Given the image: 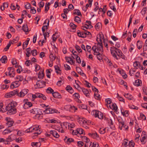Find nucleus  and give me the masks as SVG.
Instances as JSON below:
<instances>
[{"label":"nucleus","instance_id":"obj_1","mask_svg":"<svg viewBox=\"0 0 147 147\" xmlns=\"http://www.w3.org/2000/svg\"><path fill=\"white\" fill-rule=\"evenodd\" d=\"M17 105V103L15 101L11 102L8 104L5 108L7 111V114L9 115H11L16 113L17 112V109L15 107Z\"/></svg>","mask_w":147,"mask_h":147},{"label":"nucleus","instance_id":"obj_2","mask_svg":"<svg viewBox=\"0 0 147 147\" xmlns=\"http://www.w3.org/2000/svg\"><path fill=\"white\" fill-rule=\"evenodd\" d=\"M100 38L99 40L100 42H98V46L94 45V46L92 48V50L94 51H95L96 53H100L99 52H103V48L102 40H101V38L102 39L104 38V35L102 34L101 35L100 34Z\"/></svg>","mask_w":147,"mask_h":147},{"label":"nucleus","instance_id":"obj_3","mask_svg":"<svg viewBox=\"0 0 147 147\" xmlns=\"http://www.w3.org/2000/svg\"><path fill=\"white\" fill-rule=\"evenodd\" d=\"M39 126L36 125L33 126V130L34 133V135L32 136V138H35V136H37L38 135L40 134L42 131V130L39 127Z\"/></svg>","mask_w":147,"mask_h":147},{"label":"nucleus","instance_id":"obj_4","mask_svg":"<svg viewBox=\"0 0 147 147\" xmlns=\"http://www.w3.org/2000/svg\"><path fill=\"white\" fill-rule=\"evenodd\" d=\"M42 107H45V110L44 111V112L46 114H48L49 113H57L58 111L56 109L51 108L49 107V105L46 106L45 104H42Z\"/></svg>","mask_w":147,"mask_h":147},{"label":"nucleus","instance_id":"obj_5","mask_svg":"<svg viewBox=\"0 0 147 147\" xmlns=\"http://www.w3.org/2000/svg\"><path fill=\"white\" fill-rule=\"evenodd\" d=\"M23 102L24 103L23 107L24 109H28L32 106V103L28 102V100L27 99H24Z\"/></svg>","mask_w":147,"mask_h":147},{"label":"nucleus","instance_id":"obj_6","mask_svg":"<svg viewBox=\"0 0 147 147\" xmlns=\"http://www.w3.org/2000/svg\"><path fill=\"white\" fill-rule=\"evenodd\" d=\"M28 89H24L22 90L19 93H18L17 95L20 97H23L28 93Z\"/></svg>","mask_w":147,"mask_h":147},{"label":"nucleus","instance_id":"obj_7","mask_svg":"<svg viewBox=\"0 0 147 147\" xmlns=\"http://www.w3.org/2000/svg\"><path fill=\"white\" fill-rule=\"evenodd\" d=\"M117 55L118 56V58H122L125 60H127V57L122 53L120 49H117Z\"/></svg>","mask_w":147,"mask_h":147},{"label":"nucleus","instance_id":"obj_8","mask_svg":"<svg viewBox=\"0 0 147 147\" xmlns=\"http://www.w3.org/2000/svg\"><path fill=\"white\" fill-rule=\"evenodd\" d=\"M93 113L95 117H98L100 119H103V115L100 112L95 110L93 111Z\"/></svg>","mask_w":147,"mask_h":147},{"label":"nucleus","instance_id":"obj_9","mask_svg":"<svg viewBox=\"0 0 147 147\" xmlns=\"http://www.w3.org/2000/svg\"><path fill=\"white\" fill-rule=\"evenodd\" d=\"M5 120L7 122L6 124L7 127H9L13 125L14 121H13L12 119L10 118L7 117L5 119Z\"/></svg>","mask_w":147,"mask_h":147},{"label":"nucleus","instance_id":"obj_10","mask_svg":"<svg viewBox=\"0 0 147 147\" xmlns=\"http://www.w3.org/2000/svg\"><path fill=\"white\" fill-rule=\"evenodd\" d=\"M36 85L38 88H43L45 86V82L43 81H38L36 83Z\"/></svg>","mask_w":147,"mask_h":147},{"label":"nucleus","instance_id":"obj_11","mask_svg":"<svg viewBox=\"0 0 147 147\" xmlns=\"http://www.w3.org/2000/svg\"><path fill=\"white\" fill-rule=\"evenodd\" d=\"M7 69L9 71L8 75L10 77H13L15 75V73L14 71V68L12 67H8Z\"/></svg>","mask_w":147,"mask_h":147},{"label":"nucleus","instance_id":"obj_12","mask_svg":"<svg viewBox=\"0 0 147 147\" xmlns=\"http://www.w3.org/2000/svg\"><path fill=\"white\" fill-rule=\"evenodd\" d=\"M115 49L116 50H113L111 49L112 48L111 47V53L113 56L117 60H118L120 59V58H118V57L117 56V49H118L116 47H115Z\"/></svg>","mask_w":147,"mask_h":147},{"label":"nucleus","instance_id":"obj_13","mask_svg":"<svg viewBox=\"0 0 147 147\" xmlns=\"http://www.w3.org/2000/svg\"><path fill=\"white\" fill-rule=\"evenodd\" d=\"M18 93V91L17 90H15L12 91H11L9 93H7L6 94V97L7 98L11 97L16 94H17Z\"/></svg>","mask_w":147,"mask_h":147},{"label":"nucleus","instance_id":"obj_14","mask_svg":"<svg viewBox=\"0 0 147 147\" xmlns=\"http://www.w3.org/2000/svg\"><path fill=\"white\" fill-rule=\"evenodd\" d=\"M81 89H82V91L86 97L88 98H90V97L89 91L87 90V89L84 88H81Z\"/></svg>","mask_w":147,"mask_h":147},{"label":"nucleus","instance_id":"obj_15","mask_svg":"<svg viewBox=\"0 0 147 147\" xmlns=\"http://www.w3.org/2000/svg\"><path fill=\"white\" fill-rule=\"evenodd\" d=\"M20 82H17L16 81L12 82L11 84L10 87L11 88H16L18 87L20 85Z\"/></svg>","mask_w":147,"mask_h":147},{"label":"nucleus","instance_id":"obj_16","mask_svg":"<svg viewBox=\"0 0 147 147\" xmlns=\"http://www.w3.org/2000/svg\"><path fill=\"white\" fill-rule=\"evenodd\" d=\"M108 121V125L110 126L111 128L112 129H115V128L114 125H113V122L112 120L110 119H107Z\"/></svg>","mask_w":147,"mask_h":147},{"label":"nucleus","instance_id":"obj_17","mask_svg":"<svg viewBox=\"0 0 147 147\" xmlns=\"http://www.w3.org/2000/svg\"><path fill=\"white\" fill-rule=\"evenodd\" d=\"M15 81L20 82L23 80V77L21 76H18L16 78H15Z\"/></svg>","mask_w":147,"mask_h":147},{"label":"nucleus","instance_id":"obj_18","mask_svg":"<svg viewBox=\"0 0 147 147\" xmlns=\"http://www.w3.org/2000/svg\"><path fill=\"white\" fill-rule=\"evenodd\" d=\"M53 96L56 98H61L60 94L57 92H53L52 93Z\"/></svg>","mask_w":147,"mask_h":147},{"label":"nucleus","instance_id":"obj_19","mask_svg":"<svg viewBox=\"0 0 147 147\" xmlns=\"http://www.w3.org/2000/svg\"><path fill=\"white\" fill-rule=\"evenodd\" d=\"M51 135L56 138H58L59 136V134L55 130H51Z\"/></svg>","mask_w":147,"mask_h":147},{"label":"nucleus","instance_id":"obj_20","mask_svg":"<svg viewBox=\"0 0 147 147\" xmlns=\"http://www.w3.org/2000/svg\"><path fill=\"white\" fill-rule=\"evenodd\" d=\"M26 57H28L31 55V49L30 47H29L26 49Z\"/></svg>","mask_w":147,"mask_h":147},{"label":"nucleus","instance_id":"obj_21","mask_svg":"<svg viewBox=\"0 0 147 147\" xmlns=\"http://www.w3.org/2000/svg\"><path fill=\"white\" fill-rule=\"evenodd\" d=\"M142 84V81L139 79H138L135 81L134 83V85L136 86H140V84Z\"/></svg>","mask_w":147,"mask_h":147},{"label":"nucleus","instance_id":"obj_22","mask_svg":"<svg viewBox=\"0 0 147 147\" xmlns=\"http://www.w3.org/2000/svg\"><path fill=\"white\" fill-rule=\"evenodd\" d=\"M30 38H27L26 41L24 42L23 44V49H24L27 46L30 40Z\"/></svg>","mask_w":147,"mask_h":147},{"label":"nucleus","instance_id":"obj_23","mask_svg":"<svg viewBox=\"0 0 147 147\" xmlns=\"http://www.w3.org/2000/svg\"><path fill=\"white\" fill-rule=\"evenodd\" d=\"M109 107L111 109L114 110L115 111L117 109V107L115 104L113 103L111 106L109 105Z\"/></svg>","mask_w":147,"mask_h":147},{"label":"nucleus","instance_id":"obj_24","mask_svg":"<svg viewBox=\"0 0 147 147\" xmlns=\"http://www.w3.org/2000/svg\"><path fill=\"white\" fill-rule=\"evenodd\" d=\"M146 136H143L142 137V136L141 137L140 139V140L142 144H145L146 143Z\"/></svg>","mask_w":147,"mask_h":147},{"label":"nucleus","instance_id":"obj_25","mask_svg":"<svg viewBox=\"0 0 147 147\" xmlns=\"http://www.w3.org/2000/svg\"><path fill=\"white\" fill-rule=\"evenodd\" d=\"M85 33L83 32H78L77 33L78 36L81 38H85L86 37Z\"/></svg>","mask_w":147,"mask_h":147},{"label":"nucleus","instance_id":"obj_26","mask_svg":"<svg viewBox=\"0 0 147 147\" xmlns=\"http://www.w3.org/2000/svg\"><path fill=\"white\" fill-rule=\"evenodd\" d=\"M49 58L51 62H53V61L55 59L56 56L55 54H53L52 53H51L49 56Z\"/></svg>","mask_w":147,"mask_h":147},{"label":"nucleus","instance_id":"obj_27","mask_svg":"<svg viewBox=\"0 0 147 147\" xmlns=\"http://www.w3.org/2000/svg\"><path fill=\"white\" fill-rule=\"evenodd\" d=\"M137 45L138 49H140L142 47V42L140 40H138L137 42Z\"/></svg>","mask_w":147,"mask_h":147},{"label":"nucleus","instance_id":"obj_28","mask_svg":"<svg viewBox=\"0 0 147 147\" xmlns=\"http://www.w3.org/2000/svg\"><path fill=\"white\" fill-rule=\"evenodd\" d=\"M56 72L58 74H61V70L60 68L58 65H55L54 67Z\"/></svg>","mask_w":147,"mask_h":147},{"label":"nucleus","instance_id":"obj_29","mask_svg":"<svg viewBox=\"0 0 147 147\" xmlns=\"http://www.w3.org/2000/svg\"><path fill=\"white\" fill-rule=\"evenodd\" d=\"M76 70L78 73L82 76H86V75L83 72H81L82 71V70L79 67H76Z\"/></svg>","mask_w":147,"mask_h":147},{"label":"nucleus","instance_id":"obj_30","mask_svg":"<svg viewBox=\"0 0 147 147\" xmlns=\"http://www.w3.org/2000/svg\"><path fill=\"white\" fill-rule=\"evenodd\" d=\"M89 147H100L98 143L93 142L92 143L91 142L90 144Z\"/></svg>","mask_w":147,"mask_h":147},{"label":"nucleus","instance_id":"obj_31","mask_svg":"<svg viewBox=\"0 0 147 147\" xmlns=\"http://www.w3.org/2000/svg\"><path fill=\"white\" fill-rule=\"evenodd\" d=\"M69 125V123L67 122H64L61 124V126L62 128L65 127L66 128H67V127H68Z\"/></svg>","mask_w":147,"mask_h":147},{"label":"nucleus","instance_id":"obj_32","mask_svg":"<svg viewBox=\"0 0 147 147\" xmlns=\"http://www.w3.org/2000/svg\"><path fill=\"white\" fill-rule=\"evenodd\" d=\"M0 60L2 63H5L7 62V59L6 56H3L1 59Z\"/></svg>","mask_w":147,"mask_h":147},{"label":"nucleus","instance_id":"obj_33","mask_svg":"<svg viewBox=\"0 0 147 147\" xmlns=\"http://www.w3.org/2000/svg\"><path fill=\"white\" fill-rule=\"evenodd\" d=\"M124 96L126 98H127L129 100H131L133 99V98L132 95L128 93L125 94Z\"/></svg>","mask_w":147,"mask_h":147},{"label":"nucleus","instance_id":"obj_34","mask_svg":"<svg viewBox=\"0 0 147 147\" xmlns=\"http://www.w3.org/2000/svg\"><path fill=\"white\" fill-rule=\"evenodd\" d=\"M106 128L103 127L100 128L98 131L99 133L101 134H104L106 132Z\"/></svg>","mask_w":147,"mask_h":147},{"label":"nucleus","instance_id":"obj_35","mask_svg":"<svg viewBox=\"0 0 147 147\" xmlns=\"http://www.w3.org/2000/svg\"><path fill=\"white\" fill-rule=\"evenodd\" d=\"M73 13L74 14L77 15L79 16L82 15L80 11L78 9H75L74 10Z\"/></svg>","mask_w":147,"mask_h":147},{"label":"nucleus","instance_id":"obj_36","mask_svg":"<svg viewBox=\"0 0 147 147\" xmlns=\"http://www.w3.org/2000/svg\"><path fill=\"white\" fill-rule=\"evenodd\" d=\"M22 28L23 30L25 32H28V27L27 24L24 25L22 27Z\"/></svg>","mask_w":147,"mask_h":147},{"label":"nucleus","instance_id":"obj_37","mask_svg":"<svg viewBox=\"0 0 147 147\" xmlns=\"http://www.w3.org/2000/svg\"><path fill=\"white\" fill-rule=\"evenodd\" d=\"M43 117L42 113L41 112V113H39L38 114L35 115V118L38 119H42Z\"/></svg>","mask_w":147,"mask_h":147},{"label":"nucleus","instance_id":"obj_38","mask_svg":"<svg viewBox=\"0 0 147 147\" xmlns=\"http://www.w3.org/2000/svg\"><path fill=\"white\" fill-rule=\"evenodd\" d=\"M105 101L106 103V105L108 107V105L110 104L111 103V99L109 98L106 99L105 100Z\"/></svg>","mask_w":147,"mask_h":147},{"label":"nucleus","instance_id":"obj_39","mask_svg":"<svg viewBox=\"0 0 147 147\" xmlns=\"http://www.w3.org/2000/svg\"><path fill=\"white\" fill-rule=\"evenodd\" d=\"M77 109V108L74 106H71L69 108L70 111L71 112H75Z\"/></svg>","mask_w":147,"mask_h":147},{"label":"nucleus","instance_id":"obj_40","mask_svg":"<svg viewBox=\"0 0 147 147\" xmlns=\"http://www.w3.org/2000/svg\"><path fill=\"white\" fill-rule=\"evenodd\" d=\"M44 76L43 71H42L41 72H39L38 73V77L39 78L42 79Z\"/></svg>","mask_w":147,"mask_h":147},{"label":"nucleus","instance_id":"obj_41","mask_svg":"<svg viewBox=\"0 0 147 147\" xmlns=\"http://www.w3.org/2000/svg\"><path fill=\"white\" fill-rule=\"evenodd\" d=\"M117 120L119 123V124H122V123H124L121 117L120 116L118 117L117 118Z\"/></svg>","mask_w":147,"mask_h":147},{"label":"nucleus","instance_id":"obj_42","mask_svg":"<svg viewBox=\"0 0 147 147\" xmlns=\"http://www.w3.org/2000/svg\"><path fill=\"white\" fill-rule=\"evenodd\" d=\"M77 133L80 134H83L84 130L82 128H79L77 129Z\"/></svg>","mask_w":147,"mask_h":147},{"label":"nucleus","instance_id":"obj_43","mask_svg":"<svg viewBox=\"0 0 147 147\" xmlns=\"http://www.w3.org/2000/svg\"><path fill=\"white\" fill-rule=\"evenodd\" d=\"M54 92V90L51 87H49L46 90V92L48 93H51Z\"/></svg>","mask_w":147,"mask_h":147},{"label":"nucleus","instance_id":"obj_44","mask_svg":"<svg viewBox=\"0 0 147 147\" xmlns=\"http://www.w3.org/2000/svg\"><path fill=\"white\" fill-rule=\"evenodd\" d=\"M34 111L35 112L34 114H35V115H37V114H38L41 113L42 112V111L40 109L37 108H35Z\"/></svg>","mask_w":147,"mask_h":147},{"label":"nucleus","instance_id":"obj_45","mask_svg":"<svg viewBox=\"0 0 147 147\" xmlns=\"http://www.w3.org/2000/svg\"><path fill=\"white\" fill-rule=\"evenodd\" d=\"M109 6L115 12L116 11V9L115 7L113 5V3H109Z\"/></svg>","mask_w":147,"mask_h":147},{"label":"nucleus","instance_id":"obj_46","mask_svg":"<svg viewBox=\"0 0 147 147\" xmlns=\"http://www.w3.org/2000/svg\"><path fill=\"white\" fill-rule=\"evenodd\" d=\"M74 141V140L73 139L69 138L67 140L66 142L67 144H69L71 142H73Z\"/></svg>","mask_w":147,"mask_h":147},{"label":"nucleus","instance_id":"obj_47","mask_svg":"<svg viewBox=\"0 0 147 147\" xmlns=\"http://www.w3.org/2000/svg\"><path fill=\"white\" fill-rule=\"evenodd\" d=\"M127 143H128V140L127 139H125L123 143H122V145L123 146L125 147H126L127 146Z\"/></svg>","mask_w":147,"mask_h":147},{"label":"nucleus","instance_id":"obj_48","mask_svg":"<svg viewBox=\"0 0 147 147\" xmlns=\"http://www.w3.org/2000/svg\"><path fill=\"white\" fill-rule=\"evenodd\" d=\"M74 20L78 23H79L81 22L80 18L77 16H76L75 17Z\"/></svg>","mask_w":147,"mask_h":147},{"label":"nucleus","instance_id":"obj_49","mask_svg":"<svg viewBox=\"0 0 147 147\" xmlns=\"http://www.w3.org/2000/svg\"><path fill=\"white\" fill-rule=\"evenodd\" d=\"M83 140L87 143H88L89 142H90L89 139L86 136L83 137Z\"/></svg>","mask_w":147,"mask_h":147},{"label":"nucleus","instance_id":"obj_50","mask_svg":"<svg viewBox=\"0 0 147 147\" xmlns=\"http://www.w3.org/2000/svg\"><path fill=\"white\" fill-rule=\"evenodd\" d=\"M79 107L81 109H86L87 107L85 105H78Z\"/></svg>","mask_w":147,"mask_h":147},{"label":"nucleus","instance_id":"obj_51","mask_svg":"<svg viewBox=\"0 0 147 147\" xmlns=\"http://www.w3.org/2000/svg\"><path fill=\"white\" fill-rule=\"evenodd\" d=\"M23 140L22 137L20 136L18 138H16L15 139V141L16 142L19 143L22 141Z\"/></svg>","mask_w":147,"mask_h":147},{"label":"nucleus","instance_id":"obj_52","mask_svg":"<svg viewBox=\"0 0 147 147\" xmlns=\"http://www.w3.org/2000/svg\"><path fill=\"white\" fill-rule=\"evenodd\" d=\"M11 131V130H10L9 129H5L3 131V134L4 135H5L10 133Z\"/></svg>","mask_w":147,"mask_h":147},{"label":"nucleus","instance_id":"obj_53","mask_svg":"<svg viewBox=\"0 0 147 147\" xmlns=\"http://www.w3.org/2000/svg\"><path fill=\"white\" fill-rule=\"evenodd\" d=\"M100 95L98 94H94V97L95 99L97 100H100Z\"/></svg>","mask_w":147,"mask_h":147},{"label":"nucleus","instance_id":"obj_54","mask_svg":"<svg viewBox=\"0 0 147 147\" xmlns=\"http://www.w3.org/2000/svg\"><path fill=\"white\" fill-rule=\"evenodd\" d=\"M75 47L76 49L79 53L82 52V51L79 46L78 45H76Z\"/></svg>","mask_w":147,"mask_h":147},{"label":"nucleus","instance_id":"obj_55","mask_svg":"<svg viewBox=\"0 0 147 147\" xmlns=\"http://www.w3.org/2000/svg\"><path fill=\"white\" fill-rule=\"evenodd\" d=\"M31 53L33 56H35L37 55L36 50L34 49L31 50Z\"/></svg>","mask_w":147,"mask_h":147},{"label":"nucleus","instance_id":"obj_56","mask_svg":"<svg viewBox=\"0 0 147 147\" xmlns=\"http://www.w3.org/2000/svg\"><path fill=\"white\" fill-rule=\"evenodd\" d=\"M92 137L94 138H99V136L98 134L96 132H95V133H92Z\"/></svg>","mask_w":147,"mask_h":147},{"label":"nucleus","instance_id":"obj_57","mask_svg":"<svg viewBox=\"0 0 147 147\" xmlns=\"http://www.w3.org/2000/svg\"><path fill=\"white\" fill-rule=\"evenodd\" d=\"M129 107L131 109H134L138 110V107L136 106H135L133 105H129Z\"/></svg>","mask_w":147,"mask_h":147},{"label":"nucleus","instance_id":"obj_58","mask_svg":"<svg viewBox=\"0 0 147 147\" xmlns=\"http://www.w3.org/2000/svg\"><path fill=\"white\" fill-rule=\"evenodd\" d=\"M46 75L47 77L49 78H50L51 72L49 69H47L46 71Z\"/></svg>","mask_w":147,"mask_h":147},{"label":"nucleus","instance_id":"obj_59","mask_svg":"<svg viewBox=\"0 0 147 147\" xmlns=\"http://www.w3.org/2000/svg\"><path fill=\"white\" fill-rule=\"evenodd\" d=\"M69 26L74 29V30L76 29V26L74 24L71 23L69 24Z\"/></svg>","mask_w":147,"mask_h":147},{"label":"nucleus","instance_id":"obj_60","mask_svg":"<svg viewBox=\"0 0 147 147\" xmlns=\"http://www.w3.org/2000/svg\"><path fill=\"white\" fill-rule=\"evenodd\" d=\"M134 145L135 143L132 140H131L130 142H129V147H134Z\"/></svg>","mask_w":147,"mask_h":147},{"label":"nucleus","instance_id":"obj_61","mask_svg":"<svg viewBox=\"0 0 147 147\" xmlns=\"http://www.w3.org/2000/svg\"><path fill=\"white\" fill-rule=\"evenodd\" d=\"M65 69L66 70H69L71 69L70 67L67 64H65L64 65Z\"/></svg>","mask_w":147,"mask_h":147},{"label":"nucleus","instance_id":"obj_62","mask_svg":"<svg viewBox=\"0 0 147 147\" xmlns=\"http://www.w3.org/2000/svg\"><path fill=\"white\" fill-rule=\"evenodd\" d=\"M78 145L80 147H81L83 146L84 144V143L82 141H80L77 142Z\"/></svg>","mask_w":147,"mask_h":147},{"label":"nucleus","instance_id":"obj_63","mask_svg":"<svg viewBox=\"0 0 147 147\" xmlns=\"http://www.w3.org/2000/svg\"><path fill=\"white\" fill-rule=\"evenodd\" d=\"M11 45V44L9 42V44L7 45L6 47L4 48V50L5 51H7L9 49V47Z\"/></svg>","mask_w":147,"mask_h":147},{"label":"nucleus","instance_id":"obj_64","mask_svg":"<svg viewBox=\"0 0 147 147\" xmlns=\"http://www.w3.org/2000/svg\"><path fill=\"white\" fill-rule=\"evenodd\" d=\"M96 55L97 59L99 60H100L102 59V55L100 53H98V54Z\"/></svg>","mask_w":147,"mask_h":147}]
</instances>
